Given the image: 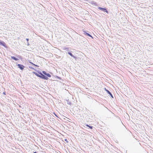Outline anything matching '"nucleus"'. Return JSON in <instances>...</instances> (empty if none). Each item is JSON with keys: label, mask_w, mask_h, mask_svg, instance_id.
<instances>
[{"label": "nucleus", "mask_w": 153, "mask_h": 153, "mask_svg": "<svg viewBox=\"0 0 153 153\" xmlns=\"http://www.w3.org/2000/svg\"><path fill=\"white\" fill-rule=\"evenodd\" d=\"M37 73L35 72H33L32 73L35 74L37 77H40L42 79L48 80V77H50L51 75L49 73H47L45 71H43L42 73L39 71H37Z\"/></svg>", "instance_id": "1"}, {"label": "nucleus", "mask_w": 153, "mask_h": 153, "mask_svg": "<svg viewBox=\"0 0 153 153\" xmlns=\"http://www.w3.org/2000/svg\"><path fill=\"white\" fill-rule=\"evenodd\" d=\"M98 9L103 11L106 12L107 13H109L108 11L107 10V9L105 7L104 8H102L100 7H99L98 8Z\"/></svg>", "instance_id": "2"}, {"label": "nucleus", "mask_w": 153, "mask_h": 153, "mask_svg": "<svg viewBox=\"0 0 153 153\" xmlns=\"http://www.w3.org/2000/svg\"><path fill=\"white\" fill-rule=\"evenodd\" d=\"M18 67L22 70H23L25 68V66L22 65L18 64L17 65Z\"/></svg>", "instance_id": "3"}, {"label": "nucleus", "mask_w": 153, "mask_h": 153, "mask_svg": "<svg viewBox=\"0 0 153 153\" xmlns=\"http://www.w3.org/2000/svg\"><path fill=\"white\" fill-rule=\"evenodd\" d=\"M0 45H2L5 48L7 47L5 42L1 40H0Z\"/></svg>", "instance_id": "4"}, {"label": "nucleus", "mask_w": 153, "mask_h": 153, "mask_svg": "<svg viewBox=\"0 0 153 153\" xmlns=\"http://www.w3.org/2000/svg\"><path fill=\"white\" fill-rule=\"evenodd\" d=\"M104 89L105 91H106L107 93L109 94L110 95L111 98H114L112 94L110 91H109L107 89L105 88H104Z\"/></svg>", "instance_id": "5"}, {"label": "nucleus", "mask_w": 153, "mask_h": 153, "mask_svg": "<svg viewBox=\"0 0 153 153\" xmlns=\"http://www.w3.org/2000/svg\"><path fill=\"white\" fill-rule=\"evenodd\" d=\"M84 34L85 35H86L87 36H88L91 37L92 39L93 38V37L89 33L87 32L86 31L84 32Z\"/></svg>", "instance_id": "6"}, {"label": "nucleus", "mask_w": 153, "mask_h": 153, "mask_svg": "<svg viewBox=\"0 0 153 153\" xmlns=\"http://www.w3.org/2000/svg\"><path fill=\"white\" fill-rule=\"evenodd\" d=\"M68 53L71 56L73 57L75 59H76V57L74 56L72 53H71V52H70L69 51L68 52Z\"/></svg>", "instance_id": "7"}, {"label": "nucleus", "mask_w": 153, "mask_h": 153, "mask_svg": "<svg viewBox=\"0 0 153 153\" xmlns=\"http://www.w3.org/2000/svg\"><path fill=\"white\" fill-rule=\"evenodd\" d=\"M11 58L12 59H13L15 61H18L19 59L14 56H11Z\"/></svg>", "instance_id": "8"}, {"label": "nucleus", "mask_w": 153, "mask_h": 153, "mask_svg": "<svg viewBox=\"0 0 153 153\" xmlns=\"http://www.w3.org/2000/svg\"><path fill=\"white\" fill-rule=\"evenodd\" d=\"M86 126L87 127H88L89 128L91 129H92L93 128V127L92 126H90L88 124H86Z\"/></svg>", "instance_id": "9"}, {"label": "nucleus", "mask_w": 153, "mask_h": 153, "mask_svg": "<svg viewBox=\"0 0 153 153\" xmlns=\"http://www.w3.org/2000/svg\"><path fill=\"white\" fill-rule=\"evenodd\" d=\"M63 49L64 50H65L66 51H69L68 50L69 49V48H68L66 47H63Z\"/></svg>", "instance_id": "10"}, {"label": "nucleus", "mask_w": 153, "mask_h": 153, "mask_svg": "<svg viewBox=\"0 0 153 153\" xmlns=\"http://www.w3.org/2000/svg\"><path fill=\"white\" fill-rule=\"evenodd\" d=\"M29 68H31V69H32L33 70H35V71H36L37 72V71H36L35 69H34L33 67H32V66H29L28 67Z\"/></svg>", "instance_id": "11"}, {"label": "nucleus", "mask_w": 153, "mask_h": 153, "mask_svg": "<svg viewBox=\"0 0 153 153\" xmlns=\"http://www.w3.org/2000/svg\"><path fill=\"white\" fill-rule=\"evenodd\" d=\"M56 77L59 79H61V77H59L58 76H56Z\"/></svg>", "instance_id": "12"}, {"label": "nucleus", "mask_w": 153, "mask_h": 153, "mask_svg": "<svg viewBox=\"0 0 153 153\" xmlns=\"http://www.w3.org/2000/svg\"><path fill=\"white\" fill-rule=\"evenodd\" d=\"M65 141L67 143H68V142L66 139H65Z\"/></svg>", "instance_id": "13"}, {"label": "nucleus", "mask_w": 153, "mask_h": 153, "mask_svg": "<svg viewBox=\"0 0 153 153\" xmlns=\"http://www.w3.org/2000/svg\"><path fill=\"white\" fill-rule=\"evenodd\" d=\"M30 62V63H31L33 65H35V64H34L33 63V62Z\"/></svg>", "instance_id": "14"}, {"label": "nucleus", "mask_w": 153, "mask_h": 153, "mask_svg": "<svg viewBox=\"0 0 153 153\" xmlns=\"http://www.w3.org/2000/svg\"><path fill=\"white\" fill-rule=\"evenodd\" d=\"M68 104H69V105H71V102H68Z\"/></svg>", "instance_id": "15"}, {"label": "nucleus", "mask_w": 153, "mask_h": 153, "mask_svg": "<svg viewBox=\"0 0 153 153\" xmlns=\"http://www.w3.org/2000/svg\"><path fill=\"white\" fill-rule=\"evenodd\" d=\"M29 40V39H28V38H27L26 39V40L27 41V42H28V41Z\"/></svg>", "instance_id": "16"}, {"label": "nucleus", "mask_w": 153, "mask_h": 153, "mask_svg": "<svg viewBox=\"0 0 153 153\" xmlns=\"http://www.w3.org/2000/svg\"><path fill=\"white\" fill-rule=\"evenodd\" d=\"M3 94L4 95H6L5 92H4L3 93Z\"/></svg>", "instance_id": "17"}, {"label": "nucleus", "mask_w": 153, "mask_h": 153, "mask_svg": "<svg viewBox=\"0 0 153 153\" xmlns=\"http://www.w3.org/2000/svg\"><path fill=\"white\" fill-rule=\"evenodd\" d=\"M29 45V44L28 43V42H27V45Z\"/></svg>", "instance_id": "18"}, {"label": "nucleus", "mask_w": 153, "mask_h": 153, "mask_svg": "<svg viewBox=\"0 0 153 153\" xmlns=\"http://www.w3.org/2000/svg\"><path fill=\"white\" fill-rule=\"evenodd\" d=\"M17 56L18 57H19H19H21V56H20L18 55V56Z\"/></svg>", "instance_id": "19"}, {"label": "nucleus", "mask_w": 153, "mask_h": 153, "mask_svg": "<svg viewBox=\"0 0 153 153\" xmlns=\"http://www.w3.org/2000/svg\"><path fill=\"white\" fill-rule=\"evenodd\" d=\"M35 66H36V67H39V66L38 65H34Z\"/></svg>", "instance_id": "20"}]
</instances>
